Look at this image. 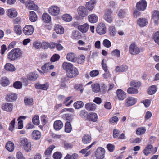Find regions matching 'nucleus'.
Instances as JSON below:
<instances>
[{
    "mask_svg": "<svg viewBox=\"0 0 159 159\" xmlns=\"http://www.w3.org/2000/svg\"><path fill=\"white\" fill-rule=\"evenodd\" d=\"M22 56L21 50L19 48H14L7 54V58L10 61L19 60Z\"/></svg>",
    "mask_w": 159,
    "mask_h": 159,
    "instance_id": "f257e3e1",
    "label": "nucleus"
},
{
    "mask_svg": "<svg viewBox=\"0 0 159 159\" xmlns=\"http://www.w3.org/2000/svg\"><path fill=\"white\" fill-rule=\"evenodd\" d=\"M20 142L25 151L30 152L31 151V143L27 138H24L21 139Z\"/></svg>",
    "mask_w": 159,
    "mask_h": 159,
    "instance_id": "f03ea898",
    "label": "nucleus"
},
{
    "mask_svg": "<svg viewBox=\"0 0 159 159\" xmlns=\"http://www.w3.org/2000/svg\"><path fill=\"white\" fill-rule=\"evenodd\" d=\"M139 48L134 43H132L130 45L129 52L131 54L137 55L140 52Z\"/></svg>",
    "mask_w": 159,
    "mask_h": 159,
    "instance_id": "7ed1b4c3",
    "label": "nucleus"
},
{
    "mask_svg": "<svg viewBox=\"0 0 159 159\" xmlns=\"http://www.w3.org/2000/svg\"><path fill=\"white\" fill-rule=\"evenodd\" d=\"M147 4V2L145 0H140L137 3L136 7L138 11H144L146 8Z\"/></svg>",
    "mask_w": 159,
    "mask_h": 159,
    "instance_id": "20e7f679",
    "label": "nucleus"
},
{
    "mask_svg": "<svg viewBox=\"0 0 159 159\" xmlns=\"http://www.w3.org/2000/svg\"><path fill=\"white\" fill-rule=\"evenodd\" d=\"M105 150L102 147H98L96 150L95 154L96 157L98 159H102L104 157Z\"/></svg>",
    "mask_w": 159,
    "mask_h": 159,
    "instance_id": "39448f33",
    "label": "nucleus"
},
{
    "mask_svg": "<svg viewBox=\"0 0 159 159\" xmlns=\"http://www.w3.org/2000/svg\"><path fill=\"white\" fill-rule=\"evenodd\" d=\"M79 74L78 69L76 67H74L69 71L67 72V77L70 79L76 77Z\"/></svg>",
    "mask_w": 159,
    "mask_h": 159,
    "instance_id": "423d86ee",
    "label": "nucleus"
},
{
    "mask_svg": "<svg viewBox=\"0 0 159 159\" xmlns=\"http://www.w3.org/2000/svg\"><path fill=\"white\" fill-rule=\"evenodd\" d=\"M34 31L33 27L30 25L25 26L23 29V31L25 35H30L32 34Z\"/></svg>",
    "mask_w": 159,
    "mask_h": 159,
    "instance_id": "0eeeda50",
    "label": "nucleus"
},
{
    "mask_svg": "<svg viewBox=\"0 0 159 159\" xmlns=\"http://www.w3.org/2000/svg\"><path fill=\"white\" fill-rule=\"evenodd\" d=\"M48 11L51 15L53 16H57L59 14L60 9L57 6H53L49 8Z\"/></svg>",
    "mask_w": 159,
    "mask_h": 159,
    "instance_id": "6e6552de",
    "label": "nucleus"
},
{
    "mask_svg": "<svg viewBox=\"0 0 159 159\" xmlns=\"http://www.w3.org/2000/svg\"><path fill=\"white\" fill-rule=\"evenodd\" d=\"M106 31V27L104 24L100 23L99 24L96 28V32L99 34H103Z\"/></svg>",
    "mask_w": 159,
    "mask_h": 159,
    "instance_id": "1a4fd4ad",
    "label": "nucleus"
},
{
    "mask_svg": "<svg viewBox=\"0 0 159 159\" xmlns=\"http://www.w3.org/2000/svg\"><path fill=\"white\" fill-rule=\"evenodd\" d=\"M2 108L4 111L11 112L13 110V106L11 103H6L2 105Z\"/></svg>",
    "mask_w": 159,
    "mask_h": 159,
    "instance_id": "9d476101",
    "label": "nucleus"
},
{
    "mask_svg": "<svg viewBox=\"0 0 159 159\" xmlns=\"http://www.w3.org/2000/svg\"><path fill=\"white\" fill-rule=\"evenodd\" d=\"M78 13L82 17H84L88 14L87 9L84 6H80L78 8Z\"/></svg>",
    "mask_w": 159,
    "mask_h": 159,
    "instance_id": "9b49d317",
    "label": "nucleus"
},
{
    "mask_svg": "<svg viewBox=\"0 0 159 159\" xmlns=\"http://www.w3.org/2000/svg\"><path fill=\"white\" fill-rule=\"evenodd\" d=\"M137 99L134 98L128 97L125 100V105L127 107L132 106L136 103Z\"/></svg>",
    "mask_w": 159,
    "mask_h": 159,
    "instance_id": "f8f14e48",
    "label": "nucleus"
},
{
    "mask_svg": "<svg viewBox=\"0 0 159 159\" xmlns=\"http://www.w3.org/2000/svg\"><path fill=\"white\" fill-rule=\"evenodd\" d=\"M117 96L120 100H123L126 97V93L120 89H117L116 91Z\"/></svg>",
    "mask_w": 159,
    "mask_h": 159,
    "instance_id": "ddd939ff",
    "label": "nucleus"
},
{
    "mask_svg": "<svg viewBox=\"0 0 159 159\" xmlns=\"http://www.w3.org/2000/svg\"><path fill=\"white\" fill-rule=\"evenodd\" d=\"M6 12L8 16L11 18H14L16 17L18 15L17 11L13 8L7 10Z\"/></svg>",
    "mask_w": 159,
    "mask_h": 159,
    "instance_id": "4468645a",
    "label": "nucleus"
},
{
    "mask_svg": "<svg viewBox=\"0 0 159 159\" xmlns=\"http://www.w3.org/2000/svg\"><path fill=\"white\" fill-rule=\"evenodd\" d=\"M137 24L140 27L146 26L148 24L147 20L145 18H140L138 19Z\"/></svg>",
    "mask_w": 159,
    "mask_h": 159,
    "instance_id": "2eb2a0df",
    "label": "nucleus"
},
{
    "mask_svg": "<svg viewBox=\"0 0 159 159\" xmlns=\"http://www.w3.org/2000/svg\"><path fill=\"white\" fill-rule=\"evenodd\" d=\"M87 119L89 121L96 122L98 120V116L96 113L92 112L89 113L88 115Z\"/></svg>",
    "mask_w": 159,
    "mask_h": 159,
    "instance_id": "dca6fc26",
    "label": "nucleus"
},
{
    "mask_svg": "<svg viewBox=\"0 0 159 159\" xmlns=\"http://www.w3.org/2000/svg\"><path fill=\"white\" fill-rule=\"evenodd\" d=\"M152 19L153 20L154 23L157 24L159 20V11L157 10H154L152 12Z\"/></svg>",
    "mask_w": 159,
    "mask_h": 159,
    "instance_id": "f3484780",
    "label": "nucleus"
},
{
    "mask_svg": "<svg viewBox=\"0 0 159 159\" xmlns=\"http://www.w3.org/2000/svg\"><path fill=\"white\" fill-rule=\"evenodd\" d=\"M96 2V0H90L86 3L85 7L89 10L91 11L94 8V5Z\"/></svg>",
    "mask_w": 159,
    "mask_h": 159,
    "instance_id": "a211bd4d",
    "label": "nucleus"
},
{
    "mask_svg": "<svg viewBox=\"0 0 159 159\" xmlns=\"http://www.w3.org/2000/svg\"><path fill=\"white\" fill-rule=\"evenodd\" d=\"M153 147L151 145H147L144 149L143 153L146 156H148L153 152Z\"/></svg>",
    "mask_w": 159,
    "mask_h": 159,
    "instance_id": "6ab92c4d",
    "label": "nucleus"
},
{
    "mask_svg": "<svg viewBox=\"0 0 159 159\" xmlns=\"http://www.w3.org/2000/svg\"><path fill=\"white\" fill-rule=\"evenodd\" d=\"M63 123L60 120H57L54 121V128L57 131L60 130L63 127Z\"/></svg>",
    "mask_w": 159,
    "mask_h": 159,
    "instance_id": "aec40b11",
    "label": "nucleus"
},
{
    "mask_svg": "<svg viewBox=\"0 0 159 159\" xmlns=\"http://www.w3.org/2000/svg\"><path fill=\"white\" fill-rule=\"evenodd\" d=\"M73 65L70 63L64 62L62 64V67L66 72H68L73 68Z\"/></svg>",
    "mask_w": 159,
    "mask_h": 159,
    "instance_id": "412c9836",
    "label": "nucleus"
},
{
    "mask_svg": "<svg viewBox=\"0 0 159 159\" xmlns=\"http://www.w3.org/2000/svg\"><path fill=\"white\" fill-rule=\"evenodd\" d=\"M111 13L109 9L107 10V12H106L103 16V18L105 20L109 23H111L112 21Z\"/></svg>",
    "mask_w": 159,
    "mask_h": 159,
    "instance_id": "4be33fe9",
    "label": "nucleus"
},
{
    "mask_svg": "<svg viewBox=\"0 0 159 159\" xmlns=\"http://www.w3.org/2000/svg\"><path fill=\"white\" fill-rule=\"evenodd\" d=\"M31 136L33 139L37 140L41 137V134L40 131L35 130L33 131Z\"/></svg>",
    "mask_w": 159,
    "mask_h": 159,
    "instance_id": "5701e85b",
    "label": "nucleus"
},
{
    "mask_svg": "<svg viewBox=\"0 0 159 159\" xmlns=\"http://www.w3.org/2000/svg\"><path fill=\"white\" fill-rule=\"evenodd\" d=\"M66 59L69 61L75 62L77 60L75 55L73 53H68L66 56Z\"/></svg>",
    "mask_w": 159,
    "mask_h": 159,
    "instance_id": "b1692460",
    "label": "nucleus"
},
{
    "mask_svg": "<svg viewBox=\"0 0 159 159\" xmlns=\"http://www.w3.org/2000/svg\"><path fill=\"white\" fill-rule=\"evenodd\" d=\"M5 148L9 151L12 152L15 148L14 144L13 142L11 141H8L6 143Z\"/></svg>",
    "mask_w": 159,
    "mask_h": 159,
    "instance_id": "393cba45",
    "label": "nucleus"
},
{
    "mask_svg": "<svg viewBox=\"0 0 159 159\" xmlns=\"http://www.w3.org/2000/svg\"><path fill=\"white\" fill-rule=\"evenodd\" d=\"M89 21L92 23H95L98 20V16L95 14H92L88 16Z\"/></svg>",
    "mask_w": 159,
    "mask_h": 159,
    "instance_id": "a878e982",
    "label": "nucleus"
},
{
    "mask_svg": "<svg viewBox=\"0 0 159 159\" xmlns=\"http://www.w3.org/2000/svg\"><path fill=\"white\" fill-rule=\"evenodd\" d=\"M128 66L125 64L120 66H117L116 68V71L118 72H122L126 71L128 69Z\"/></svg>",
    "mask_w": 159,
    "mask_h": 159,
    "instance_id": "bb28decb",
    "label": "nucleus"
},
{
    "mask_svg": "<svg viewBox=\"0 0 159 159\" xmlns=\"http://www.w3.org/2000/svg\"><path fill=\"white\" fill-rule=\"evenodd\" d=\"M17 98V95L14 93H9L7 95L6 97L7 100L9 102H11L16 100Z\"/></svg>",
    "mask_w": 159,
    "mask_h": 159,
    "instance_id": "cd10ccee",
    "label": "nucleus"
},
{
    "mask_svg": "<svg viewBox=\"0 0 159 159\" xmlns=\"http://www.w3.org/2000/svg\"><path fill=\"white\" fill-rule=\"evenodd\" d=\"M35 88L37 89L46 90L48 88L49 84L48 83L41 84L39 83H37L35 84Z\"/></svg>",
    "mask_w": 159,
    "mask_h": 159,
    "instance_id": "c85d7f7f",
    "label": "nucleus"
},
{
    "mask_svg": "<svg viewBox=\"0 0 159 159\" xmlns=\"http://www.w3.org/2000/svg\"><path fill=\"white\" fill-rule=\"evenodd\" d=\"M89 27V25L88 24L85 23L78 26V29L82 33H85L88 31Z\"/></svg>",
    "mask_w": 159,
    "mask_h": 159,
    "instance_id": "c756f323",
    "label": "nucleus"
},
{
    "mask_svg": "<svg viewBox=\"0 0 159 159\" xmlns=\"http://www.w3.org/2000/svg\"><path fill=\"white\" fill-rule=\"evenodd\" d=\"M91 140V137L90 134H85L84 135L82 139V142L84 144H88Z\"/></svg>",
    "mask_w": 159,
    "mask_h": 159,
    "instance_id": "7c9ffc66",
    "label": "nucleus"
},
{
    "mask_svg": "<svg viewBox=\"0 0 159 159\" xmlns=\"http://www.w3.org/2000/svg\"><path fill=\"white\" fill-rule=\"evenodd\" d=\"M85 108L88 110L94 111L96 108V105L93 103H88L85 105Z\"/></svg>",
    "mask_w": 159,
    "mask_h": 159,
    "instance_id": "2f4dec72",
    "label": "nucleus"
},
{
    "mask_svg": "<svg viewBox=\"0 0 159 159\" xmlns=\"http://www.w3.org/2000/svg\"><path fill=\"white\" fill-rule=\"evenodd\" d=\"M29 20L32 22H34L37 20V16L34 11H31L29 12Z\"/></svg>",
    "mask_w": 159,
    "mask_h": 159,
    "instance_id": "473e14b6",
    "label": "nucleus"
},
{
    "mask_svg": "<svg viewBox=\"0 0 159 159\" xmlns=\"http://www.w3.org/2000/svg\"><path fill=\"white\" fill-rule=\"evenodd\" d=\"M4 68L6 70L10 72L14 71L16 70L14 66L10 63H6L4 66Z\"/></svg>",
    "mask_w": 159,
    "mask_h": 159,
    "instance_id": "72a5a7b5",
    "label": "nucleus"
},
{
    "mask_svg": "<svg viewBox=\"0 0 159 159\" xmlns=\"http://www.w3.org/2000/svg\"><path fill=\"white\" fill-rule=\"evenodd\" d=\"M54 30L56 33L58 34H63L64 31V28L59 25H56Z\"/></svg>",
    "mask_w": 159,
    "mask_h": 159,
    "instance_id": "f704fd0d",
    "label": "nucleus"
},
{
    "mask_svg": "<svg viewBox=\"0 0 159 159\" xmlns=\"http://www.w3.org/2000/svg\"><path fill=\"white\" fill-rule=\"evenodd\" d=\"M157 88L156 86L152 85L150 86L147 90V93L149 95H152L156 92Z\"/></svg>",
    "mask_w": 159,
    "mask_h": 159,
    "instance_id": "c9c22d12",
    "label": "nucleus"
},
{
    "mask_svg": "<svg viewBox=\"0 0 159 159\" xmlns=\"http://www.w3.org/2000/svg\"><path fill=\"white\" fill-rule=\"evenodd\" d=\"M24 103L26 106H31L33 104V99L30 97H26L24 99Z\"/></svg>",
    "mask_w": 159,
    "mask_h": 159,
    "instance_id": "e433bc0d",
    "label": "nucleus"
},
{
    "mask_svg": "<svg viewBox=\"0 0 159 159\" xmlns=\"http://www.w3.org/2000/svg\"><path fill=\"white\" fill-rule=\"evenodd\" d=\"M72 36L73 39L78 40L81 38V34L78 31L74 30L72 32Z\"/></svg>",
    "mask_w": 159,
    "mask_h": 159,
    "instance_id": "4c0bfd02",
    "label": "nucleus"
},
{
    "mask_svg": "<svg viewBox=\"0 0 159 159\" xmlns=\"http://www.w3.org/2000/svg\"><path fill=\"white\" fill-rule=\"evenodd\" d=\"M42 19L45 23L50 22L51 20L50 16L47 13H44L42 16Z\"/></svg>",
    "mask_w": 159,
    "mask_h": 159,
    "instance_id": "58836bf2",
    "label": "nucleus"
},
{
    "mask_svg": "<svg viewBox=\"0 0 159 159\" xmlns=\"http://www.w3.org/2000/svg\"><path fill=\"white\" fill-rule=\"evenodd\" d=\"M38 77V74L35 72H30L27 75L28 80H36Z\"/></svg>",
    "mask_w": 159,
    "mask_h": 159,
    "instance_id": "ea45409f",
    "label": "nucleus"
},
{
    "mask_svg": "<svg viewBox=\"0 0 159 159\" xmlns=\"http://www.w3.org/2000/svg\"><path fill=\"white\" fill-rule=\"evenodd\" d=\"M141 83L138 80H133L130 83V85L133 87L139 88L141 86Z\"/></svg>",
    "mask_w": 159,
    "mask_h": 159,
    "instance_id": "a19ab883",
    "label": "nucleus"
},
{
    "mask_svg": "<svg viewBox=\"0 0 159 159\" xmlns=\"http://www.w3.org/2000/svg\"><path fill=\"white\" fill-rule=\"evenodd\" d=\"M55 148V146L53 145L50 146L44 152L45 155L47 157L50 155L52 153V151Z\"/></svg>",
    "mask_w": 159,
    "mask_h": 159,
    "instance_id": "79ce46f5",
    "label": "nucleus"
},
{
    "mask_svg": "<svg viewBox=\"0 0 159 159\" xmlns=\"http://www.w3.org/2000/svg\"><path fill=\"white\" fill-rule=\"evenodd\" d=\"M14 30L18 35H20L22 33V28L19 25H16L14 27Z\"/></svg>",
    "mask_w": 159,
    "mask_h": 159,
    "instance_id": "37998d69",
    "label": "nucleus"
},
{
    "mask_svg": "<svg viewBox=\"0 0 159 159\" xmlns=\"http://www.w3.org/2000/svg\"><path fill=\"white\" fill-rule=\"evenodd\" d=\"M72 127L70 122H67L65 125V131L66 133H70L72 130Z\"/></svg>",
    "mask_w": 159,
    "mask_h": 159,
    "instance_id": "c03bdc74",
    "label": "nucleus"
},
{
    "mask_svg": "<svg viewBox=\"0 0 159 159\" xmlns=\"http://www.w3.org/2000/svg\"><path fill=\"white\" fill-rule=\"evenodd\" d=\"M146 131L145 127H140L137 129L136 130V134L137 135H140L144 134Z\"/></svg>",
    "mask_w": 159,
    "mask_h": 159,
    "instance_id": "a18cd8bd",
    "label": "nucleus"
},
{
    "mask_svg": "<svg viewBox=\"0 0 159 159\" xmlns=\"http://www.w3.org/2000/svg\"><path fill=\"white\" fill-rule=\"evenodd\" d=\"M83 102L80 101H77L74 104V107L75 109H80L83 107Z\"/></svg>",
    "mask_w": 159,
    "mask_h": 159,
    "instance_id": "49530a36",
    "label": "nucleus"
},
{
    "mask_svg": "<svg viewBox=\"0 0 159 159\" xmlns=\"http://www.w3.org/2000/svg\"><path fill=\"white\" fill-rule=\"evenodd\" d=\"M33 123L34 125H38L40 123L39 116L37 115H35L33 116L32 119Z\"/></svg>",
    "mask_w": 159,
    "mask_h": 159,
    "instance_id": "de8ad7c7",
    "label": "nucleus"
},
{
    "mask_svg": "<svg viewBox=\"0 0 159 159\" xmlns=\"http://www.w3.org/2000/svg\"><path fill=\"white\" fill-rule=\"evenodd\" d=\"M72 19L71 16L67 14H65L62 16L63 20L66 22H70L72 20Z\"/></svg>",
    "mask_w": 159,
    "mask_h": 159,
    "instance_id": "09e8293b",
    "label": "nucleus"
},
{
    "mask_svg": "<svg viewBox=\"0 0 159 159\" xmlns=\"http://www.w3.org/2000/svg\"><path fill=\"white\" fill-rule=\"evenodd\" d=\"M92 87L93 91L95 93H97L100 90V86L98 84H93Z\"/></svg>",
    "mask_w": 159,
    "mask_h": 159,
    "instance_id": "8fccbe9b",
    "label": "nucleus"
},
{
    "mask_svg": "<svg viewBox=\"0 0 159 159\" xmlns=\"http://www.w3.org/2000/svg\"><path fill=\"white\" fill-rule=\"evenodd\" d=\"M71 97H69L65 98L64 101H63V103L65 104L66 106H69L72 103L73 100H71Z\"/></svg>",
    "mask_w": 159,
    "mask_h": 159,
    "instance_id": "3c124183",
    "label": "nucleus"
},
{
    "mask_svg": "<svg viewBox=\"0 0 159 159\" xmlns=\"http://www.w3.org/2000/svg\"><path fill=\"white\" fill-rule=\"evenodd\" d=\"M127 92L129 94H136L138 93V91L136 89L129 87L127 89Z\"/></svg>",
    "mask_w": 159,
    "mask_h": 159,
    "instance_id": "603ef678",
    "label": "nucleus"
},
{
    "mask_svg": "<svg viewBox=\"0 0 159 159\" xmlns=\"http://www.w3.org/2000/svg\"><path fill=\"white\" fill-rule=\"evenodd\" d=\"M88 115L87 112L85 110H81L80 112V116L83 119H86Z\"/></svg>",
    "mask_w": 159,
    "mask_h": 159,
    "instance_id": "864d4df0",
    "label": "nucleus"
},
{
    "mask_svg": "<svg viewBox=\"0 0 159 159\" xmlns=\"http://www.w3.org/2000/svg\"><path fill=\"white\" fill-rule=\"evenodd\" d=\"M73 144L64 141L63 142V147L66 149H70L72 148Z\"/></svg>",
    "mask_w": 159,
    "mask_h": 159,
    "instance_id": "5fc2aeb1",
    "label": "nucleus"
},
{
    "mask_svg": "<svg viewBox=\"0 0 159 159\" xmlns=\"http://www.w3.org/2000/svg\"><path fill=\"white\" fill-rule=\"evenodd\" d=\"M109 32L110 35L112 36H115L116 33V29L113 26L110 27Z\"/></svg>",
    "mask_w": 159,
    "mask_h": 159,
    "instance_id": "6e6d98bb",
    "label": "nucleus"
},
{
    "mask_svg": "<svg viewBox=\"0 0 159 159\" xmlns=\"http://www.w3.org/2000/svg\"><path fill=\"white\" fill-rule=\"evenodd\" d=\"M13 86L16 89H19L22 88V84L21 82L20 81H16L13 83Z\"/></svg>",
    "mask_w": 159,
    "mask_h": 159,
    "instance_id": "4d7b16f0",
    "label": "nucleus"
},
{
    "mask_svg": "<svg viewBox=\"0 0 159 159\" xmlns=\"http://www.w3.org/2000/svg\"><path fill=\"white\" fill-rule=\"evenodd\" d=\"M153 39L155 42L159 45V31L155 33L153 36Z\"/></svg>",
    "mask_w": 159,
    "mask_h": 159,
    "instance_id": "13d9d810",
    "label": "nucleus"
},
{
    "mask_svg": "<svg viewBox=\"0 0 159 159\" xmlns=\"http://www.w3.org/2000/svg\"><path fill=\"white\" fill-rule=\"evenodd\" d=\"M60 58V56L57 54L53 55L50 58V61L52 62H55L58 60Z\"/></svg>",
    "mask_w": 159,
    "mask_h": 159,
    "instance_id": "bf43d9fd",
    "label": "nucleus"
},
{
    "mask_svg": "<svg viewBox=\"0 0 159 159\" xmlns=\"http://www.w3.org/2000/svg\"><path fill=\"white\" fill-rule=\"evenodd\" d=\"M15 118H14L13 119L11 122L9 124V129L11 131L14 130L15 128Z\"/></svg>",
    "mask_w": 159,
    "mask_h": 159,
    "instance_id": "052dcab7",
    "label": "nucleus"
},
{
    "mask_svg": "<svg viewBox=\"0 0 159 159\" xmlns=\"http://www.w3.org/2000/svg\"><path fill=\"white\" fill-rule=\"evenodd\" d=\"M102 44L104 47L107 48H109L111 46V42L107 39H105L103 41Z\"/></svg>",
    "mask_w": 159,
    "mask_h": 159,
    "instance_id": "680f3d73",
    "label": "nucleus"
},
{
    "mask_svg": "<svg viewBox=\"0 0 159 159\" xmlns=\"http://www.w3.org/2000/svg\"><path fill=\"white\" fill-rule=\"evenodd\" d=\"M126 15L125 11V10L121 9H120L118 13V16L119 18H124Z\"/></svg>",
    "mask_w": 159,
    "mask_h": 159,
    "instance_id": "e2e57ef3",
    "label": "nucleus"
},
{
    "mask_svg": "<svg viewBox=\"0 0 159 159\" xmlns=\"http://www.w3.org/2000/svg\"><path fill=\"white\" fill-rule=\"evenodd\" d=\"M62 154L59 152H55L53 155V157L54 159H61L62 157Z\"/></svg>",
    "mask_w": 159,
    "mask_h": 159,
    "instance_id": "0e129e2a",
    "label": "nucleus"
},
{
    "mask_svg": "<svg viewBox=\"0 0 159 159\" xmlns=\"http://www.w3.org/2000/svg\"><path fill=\"white\" fill-rule=\"evenodd\" d=\"M41 43L38 41H34L33 43V47L37 49H39L41 48Z\"/></svg>",
    "mask_w": 159,
    "mask_h": 159,
    "instance_id": "69168bd1",
    "label": "nucleus"
},
{
    "mask_svg": "<svg viewBox=\"0 0 159 159\" xmlns=\"http://www.w3.org/2000/svg\"><path fill=\"white\" fill-rule=\"evenodd\" d=\"M119 120L118 118L116 116H113L109 120V122L113 124L114 123H117Z\"/></svg>",
    "mask_w": 159,
    "mask_h": 159,
    "instance_id": "338daca9",
    "label": "nucleus"
},
{
    "mask_svg": "<svg viewBox=\"0 0 159 159\" xmlns=\"http://www.w3.org/2000/svg\"><path fill=\"white\" fill-rule=\"evenodd\" d=\"M107 148L109 152H112L115 150V146L113 144L109 143L107 145Z\"/></svg>",
    "mask_w": 159,
    "mask_h": 159,
    "instance_id": "774afa93",
    "label": "nucleus"
}]
</instances>
